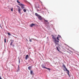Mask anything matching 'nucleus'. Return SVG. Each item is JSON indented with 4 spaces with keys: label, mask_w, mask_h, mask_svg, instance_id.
<instances>
[{
    "label": "nucleus",
    "mask_w": 79,
    "mask_h": 79,
    "mask_svg": "<svg viewBox=\"0 0 79 79\" xmlns=\"http://www.w3.org/2000/svg\"><path fill=\"white\" fill-rule=\"evenodd\" d=\"M6 39H4V42L5 43H6Z\"/></svg>",
    "instance_id": "nucleus-22"
},
{
    "label": "nucleus",
    "mask_w": 79,
    "mask_h": 79,
    "mask_svg": "<svg viewBox=\"0 0 79 79\" xmlns=\"http://www.w3.org/2000/svg\"><path fill=\"white\" fill-rule=\"evenodd\" d=\"M12 47H15V45H14V44H12Z\"/></svg>",
    "instance_id": "nucleus-27"
},
{
    "label": "nucleus",
    "mask_w": 79,
    "mask_h": 79,
    "mask_svg": "<svg viewBox=\"0 0 79 79\" xmlns=\"http://www.w3.org/2000/svg\"><path fill=\"white\" fill-rule=\"evenodd\" d=\"M56 39L57 40L56 41H59V42H57V44H56V45H59V44H58V43H59V40H59V37H57L56 38Z\"/></svg>",
    "instance_id": "nucleus-7"
},
{
    "label": "nucleus",
    "mask_w": 79,
    "mask_h": 79,
    "mask_svg": "<svg viewBox=\"0 0 79 79\" xmlns=\"http://www.w3.org/2000/svg\"><path fill=\"white\" fill-rule=\"evenodd\" d=\"M29 58V55H27L25 56V59L26 60H27V58Z\"/></svg>",
    "instance_id": "nucleus-11"
},
{
    "label": "nucleus",
    "mask_w": 79,
    "mask_h": 79,
    "mask_svg": "<svg viewBox=\"0 0 79 79\" xmlns=\"http://www.w3.org/2000/svg\"><path fill=\"white\" fill-rule=\"evenodd\" d=\"M7 34L8 35H11V34H10V33H8Z\"/></svg>",
    "instance_id": "nucleus-21"
},
{
    "label": "nucleus",
    "mask_w": 79,
    "mask_h": 79,
    "mask_svg": "<svg viewBox=\"0 0 79 79\" xmlns=\"http://www.w3.org/2000/svg\"><path fill=\"white\" fill-rule=\"evenodd\" d=\"M67 53H69V54H71V53H72L73 52L70 51V52H69L68 51H67Z\"/></svg>",
    "instance_id": "nucleus-14"
},
{
    "label": "nucleus",
    "mask_w": 79,
    "mask_h": 79,
    "mask_svg": "<svg viewBox=\"0 0 79 79\" xmlns=\"http://www.w3.org/2000/svg\"><path fill=\"white\" fill-rule=\"evenodd\" d=\"M44 22L46 24H49L48 22V20L45 19H44Z\"/></svg>",
    "instance_id": "nucleus-6"
},
{
    "label": "nucleus",
    "mask_w": 79,
    "mask_h": 79,
    "mask_svg": "<svg viewBox=\"0 0 79 79\" xmlns=\"http://www.w3.org/2000/svg\"><path fill=\"white\" fill-rule=\"evenodd\" d=\"M52 38L53 40H54V42L55 44H57V42H58L59 41H56V39L55 37V36L53 35H52Z\"/></svg>",
    "instance_id": "nucleus-1"
},
{
    "label": "nucleus",
    "mask_w": 79,
    "mask_h": 79,
    "mask_svg": "<svg viewBox=\"0 0 79 79\" xmlns=\"http://www.w3.org/2000/svg\"><path fill=\"white\" fill-rule=\"evenodd\" d=\"M14 42V40H12L11 42L10 43V46H11L12 45V44L13 43V42Z\"/></svg>",
    "instance_id": "nucleus-12"
},
{
    "label": "nucleus",
    "mask_w": 79,
    "mask_h": 79,
    "mask_svg": "<svg viewBox=\"0 0 79 79\" xmlns=\"http://www.w3.org/2000/svg\"><path fill=\"white\" fill-rule=\"evenodd\" d=\"M37 11H39L40 10H37Z\"/></svg>",
    "instance_id": "nucleus-30"
},
{
    "label": "nucleus",
    "mask_w": 79,
    "mask_h": 79,
    "mask_svg": "<svg viewBox=\"0 0 79 79\" xmlns=\"http://www.w3.org/2000/svg\"><path fill=\"white\" fill-rule=\"evenodd\" d=\"M23 11L25 13V12H26V11H27V10L26 9H23Z\"/></svg>",
    "instance_id": "nucleus-17"
},
{
    "label": "nucleus",
    "mask_w": 79,
    "mask_h": 79,
    "mask_svg": "<svg viewBox=\"0 0 79 79\" xmlns=\"http://www.w3.org/2000/svg\"><path fill=\"white\" fill-rule=\"evenodd\" d=\"M63 70H64V71H65V69H63Z\"/></svg>",
    "instance_id": "nucleus-29"
},
{
    "label": "nucleus",
    "mask_w": 79,
    "mask_h": 79,
    "mask_svg": "<svg viewBox=\"0 0 79 79\" xmlns=\"http://www.w3.org/2000/svg\"><path fill=\"white\" fill-rule=\"evenodd\" d=\"M29 41L31 42H32V40L30 39Z\"/></svg>",
    "instance_id": "nucleus-23"
},
{
    "label": "nucleus",
    "mask_w": 79,
    "mask_h": 79,
    "mask_svg": "<svg viewBox=\"0 0 79 79\" xmlns=\"http://www.w3.org/2000/svg\"><path fill=\"white\" fill-rule=\"evenodd\" d=\"M33 73V71L32 70H30V74H31V75H32Z\"/></svg>",
    "instance_id": "nucleus-13"
},
{
    "label": "nucleus",
    "mask_w": 79,
    "mask_h": 79,
    "mask_svg": "<svg viewBox=\"0 0 79 79\" xmlns=\"http://www.w3.org/2000/svg\"><path fill=\"white\" fill-rule=\"evenodd\" d=\"M35 26V24L34 23H31V24L30 25V26L31 27H32Z\"/></svg>",
    "instance_id": "nucleus-8"
},
{
    "label": "nucleus",
    "mask_w": 79,
    "mask_h": 79,
    "mask_svg": "<svg viewBox=\"0 0 79 79\" xmlns=\"http://www.w3.org/2000/svg\"><path fill=\"white\" fill-rule=\"evenodd\" d=\"M41 66L43 68H45V69H48L49 71H50V69L49 68H47V67H45L44 65H41Z\"/></svg>",
    "instance_id": "nucleus-5"
},
{
    "label": "nucleus",
    "mask_w": 79,
    "mask_h": 79,
    "mask_svg": "<svg viewBox=\"0 0 79 79\" xmlns=\"http://www.w3.org/2000/svg\"><path fill=\"white\" fill-rule=\"evenodd\" d=\"M19 63H20V60H19Z\"/></svg>",
    "instance_id": "nucleus-25"
},
{
    "label": "nucleus",
    "mask_w": 79,
    "mask_h": 79,
    "mask_svg": "<svg viewBox=\"0 0 79 79\" xmlns=\"http://www.w3.org/2000/svg\"><path fill=\"white\" fill-rule=\"evenodd\" d=\"M57 49V50L59 51L60 52V50H59V49H58V47H56Z\"/></svg>",
    "instance_id": "nucleus-19"
},
{
    "label": "nucleus",
    "mask_w": 79,
    "mask_h": 79,
    "mask_svg": "<svg viewBox=\"0 0 79 79\" xmlns=\"http://www.w3.org/2000/svg\"><path fill=\"white\" fill-rule=\"evenodd\" d=\"M18 71H19L20 69H19V65L18 67Z\"/></svg>",
    "instance_id": "nucleus-15"
},
{
    "label": "nucleus",
    "mask_w": 79,
    "mask_h": 79,
    "mask_svg": "<svg viewBox=\"0 0 79 79\" xmlns=\"http://www.w3.org/2000/svg\"><path fill=\"white\" fill-rule=\"evenodd\" d=\"M11 10L12 11H13V8H12L11 9Z\"/></svg>",
    "instance_id": "nucleus-24"
},
{
    "label": "nucleus",
    "mask_w": 79,
    "mask_h": 79,
    "mask_svg": "<svg viewBox=\"0 0 79 79\" xmlns=\"http://www.w3.org/2000/svg\"><path fill=\"white\" fill-rule=\"evenodd\" d=\"M58 37H61V36L60 35H58Z\"/></svg>",
    "instance_id": "nucleus-26"
},
{
    "label": "nucleus",
    "mask_w": 79,
    "mask_h": 79,
    "mask_svg": "<svg viewBox=\"0 0 79 79\" xmlns=\"http://www.w3.org/2000/svg\"><path fill=\"white\" fill-rule=\"evenodd\" d=\"M38 18L40 19V20H42V17L40 15L38 16Z\"/></svg>",
    "instance_id": "nucleus-9"
},
{
    "label": "nucleus",
    "mask_w": 79,
    "mask_h": 79,
    "mask_svg": "<svg viewBox=\"0 0 79 79\" xmlns=\"http://www.w3.org/2000/svg\"><path fill=\"white\" fill-rule=\"evenodd\" d=\"M0 79H2V78L1 77H0Z\"/></svg>",
    "instance_id": "nucleus-28"
},
{
    "label": "nucleus",
    "mask_w": 79,
    "mask_h": 79,
    "mask_svg": "<svg viewBox=\"0 0 79 79\" xmlns=\"http://www.w3.org/2000/svg\"><path fill=\"white\" fill-rule=\"evenodd\" d=\"M28 69H29V70H30V71H31V70L32 69V67L31 66H29L28 68Z\"/></svg>",
    "instance_id": "nucleus-10"
},
{
    "label": "nucleus",
    "mask_w": 79,
    "mask_h": 79,
    "mask_svg": "<svg viewBox=\"0 0 79 79\" xmlns=\"http://www.w3.org/2000/svg\"><path fill=\"white\" fill-rule=\"evenodd\" d=\"M35 16H39V15L37 13H35Z\"/></svg>",
    "instance_id": "nucleus-18"
},
{
    "label": "nucleus",
    "mask_w": 79,
    "mask_h": 79,
    "mask_svg": "<svg viewBox=\"0 0 79 79\" xmlns=\"http://www.w3.org/2000/svg\"><path fill=\"white\" fill-rule=\"evenodd\" d=\"M17 3H20V2H19V1H18V0H17Z\"/></svg>",
    "instance_id": "nucleus-20"
},
{
    "label": "nucleus",
    "mask_w": 79,
    "mask_h": 79,
    "mask_svg": "<svg viewBox=\"0 0 79 79\" xmlns=\"http://www.w3.org/2000/svg\"><path fill=\"white\" fill-rule=\"evenodd\" d=\"M31 61H32V60H31Z\"/></svg>",
    "instance_id": "nucleus-31"
},
{
    "label": "nucleus",
    "mask_w": 79,
    "mask_h": 79,
    "mask_svg": "<svg viewBox=\"0 0 79 79\" xmlns=\"http://www.w3.org/2000/svg\"><path fill=\"white\" fill-rule=\"evenodd\" d=\"M19 5L21 6L22 9H24V8H24V5L23 4L20 3L19 4Z\"/></svg>",
    "instance_id": "nucleus-3"
},
{
    "label": "nucleus",
    "mask_w": 79,
    "mask_h": 79,
    "mask_svg": "<svg viewBox=\"0 0 79 79\" xmlns=\"http://www.w3.org/2000/svg\"><path fill=\"white\" fill-rule=\"evenodd\" d=\"M17 6L18 9V11L19 13V14H20V15H21L22 13L21 12V8L19 6Z\"/></svg>",
    "instance_id": "nucleus-2"
},
{
    "label": "nucleus",
    "mask_w": 79,
    "mask_h": 79,
    "mask_svg": "<svg viewBox=\"0 0 79 79\" xmlns=\"http://www.w3.org/2000/svg\"><path fill=\"white\" fill-rule=\"evenodd\" d=\"M62 67H64V69L66 70V71H68V73H69V70L67 69V68H66V66H65V65H64V64H63Z\"/></svg>",
    "instance_id": "nucleus-4"
},
{
    "label": "nucleus",
    "mask_w": 79,
    "mask_h": 79,
    "mask_svg": "<svg viewBox=\"0 0 79 79\" xmlns=\"http://www.w3.org/2000/svg\"><path fill=\"white\" fill-rule=\"evenodd\" d=\"M67 73H68V75L69 76V77H70V76L69 75V72H68V71H67Z\"/></svg>",
    "instance_id": "nucleus-16"
}]
</instances>
